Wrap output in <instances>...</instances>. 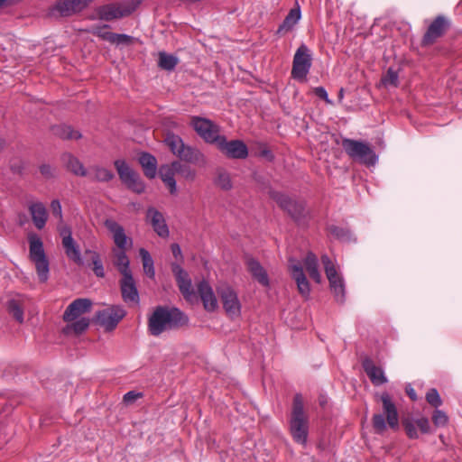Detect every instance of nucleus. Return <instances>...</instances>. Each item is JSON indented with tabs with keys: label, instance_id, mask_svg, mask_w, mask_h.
Returning a JSON list of instances; mask_svg holds the SVG:
<instances>
[{
	"label": "nucleus",
	"instance_id": "f257e3e1",
	"mask_svg": "<svg viewBox=\"0 0 462 462\" xmlns=\"http://www.w3.org/2000/svg\"><path fill=\"white\" fill-rule=\"evenodd\" d=\"M187 319L178 309L157 308L149 318V331L152 336H159L162 333L182 326Z\"/></svg>",
	"mask_w": 462,
	"mask_h": 462
},
{
	"label": "nucleus",
	"instance_id": "f03ea898",
	"mask_svg": "<svg viewBox=\"0 0 462 462\" xmlns=\"http://www.w3.org/2000/svg\"><path fill=\"white\" fill-rule=\"evenodd\" d=\"M290 432L295 442L306 446L309 435V417L304 411L303 399L300 394H296L293 399Z\"/></svg>",
	"mask_w": 462,
	"mask_h": 462
},
{
	"label": "nucleus",
	"instance_id": "7ed1b4c3",
	"mask_svg": "<svg viewBox=\"0 0 462 462\" xmlns=\"http://www.w3.org/2000/svg\"><path fill=\"white\" fill-rule=\"evenodd\" d=\"M29 259L34 264L40 282H45L49 277V261L43 243L35 233L28 234Z\"/></svg>",
	"mask_w": 462,
	"mask_h": 462
},
{
	"label": "nucleus",
	"instance_id": "20e7f679",
	"mask_svg": "<svg viewBox=\"0 0 462 462\" xmlns=\"http://www.w3.org/2000/svg\"><path fill=\"white\" fill-rule=\"evenodd\" d=\"M165 143L173 154L178 156L180 159L195 164H206V158L203 153L198 149L186 146L179 136L168 134L165 139Z\"/></svg>",
	"mask_w": 462,
	"mask_h": 462
},
{
	"label": "nucleus",
	"instance_id": "39448f33",
	"mask_svg": "<svg viewBox=\"0 0 462 462\" xmlns=\"http://www.w3.org/2000/svg\"><path fill=\"white\" fill-rule=\"evenodd\" d=\"M139 1L129 0L111 3L97 8V14L103 21H113L130 15L137 8Z\"/></svg>",
	"mask_w": 462,
	"mask_h": 462
},
{
	"label": "nucleus",
	"instance_id": "423d86ee",
	"mask_svg": "<svg viewBox=\"0 0 462 462\" xmlns=\"http://www.w3.org/2000/svg\"><path fill=\"white\" fill-rule=\"evenodd\" d=\"M343 148L346 152L353 159L366 165H374L377 162V156L370 146L363 142L351 139L343 141Z\"/></svg>",
	"mask_w": 462,
	"mask_h": 462
},
{
	"label": "nucleus",
	"instance_id": "0eeeda50",
	"mask_svg": "<svg viewBox=\"0 0 462 462\" xmlns=\"http://www.w3.org/2000/svg\"><path fill=\"white\" fill-rule=\"evenodd\" d=\"M223 309L230 319H237L241 316L242 304L237 292L229 285L223 284L217 288Z\"/></svg>",
	"mask_w": 462,
	"mask_h": 462
},
{
	"label": "nucleus",
	"instance_id": "6e6552de",
	"mask_svg": "<svg viewBox=\"0 0 462 462\" xmlns=\"http://www.w3.org/2000/svg\"><path fill=\"white\" fill-rule=\"evenodd\" d=\"M327 278L329 282L331 291L337 301L342 302L345 299V282L343 277L338 273L335 263L328 255L321 257Z\"/></svg>",
	"mask_w": 462,
	"mask_h": 462
},
{
	"label": "nucleus",
	"instance_id": "1a4fd4ad",
	"mask_svg": "<svg viewBox=\"0 0 462 462\" xmlns=\"http://www.w3.org/2000/svg\"><path fill=\"white\" fill-rule=\"evenodd\" d=\"M115 167L117 171L120 180L125 185H126L128 189L136 193H142L144 191V183L140 179L138 173L131 169L125 161H116Z\"/></svg>",
	"mask_w": 462,
	"mask_h": 462
},
{
	"label": "nucleus",
	"instance_id": "9d476101",
	"mask_svg": "<svg viewBox=\"0 0 462 462\" xmlns=\"http://www.w3.org/2000/svg\"><path fill=\"white\" fill-rule=\"evenodd\" d=\"M190 125L197 132V134L208 143H217L222 136L219 126L212 121L203 117H192Z\"/></svg>",
	"mask_w": 462,
	"mask_h": 462
},
{
	"label": "nucleus",
	"instance_id": "9b49d317",
	"mask_svg": "<svg viewBox=\"0 0 462 462\" xmlns=\"http://www.w3.org/2000/svg\"><path fill=\"white\" fill-rule=\"evenodd\" d=\"M310 67V51L305 44H301L294 54L291 75L295 79L304 80Z\"/></svg>",
	"mask_w": 462,
	"mask_h": 462
},
{
	"label": "nucleus",
	"instance_id": "f8f14e48",
	"mask_svg": "<svg viewBox=\"0 0 462 462\" xmlns=\"http://www.w3.org/2000/svg\"><path fill=\"white\" fill-rule=\"evenodd\" d=\"M217 149L226 157L231 159H245L248 156V149L245 143L240 140L227 141L221 136L216 143Z\"/></svg>",
	"mask_w": 462,
	"mask_h": 462
},
{
	"label": "nucleus",
	"instance_id": "ddd939ff",
	"mask_svg": "<svg viewBox=\"0 0 462 462\" xmlns=\"http://www.w3.org/2000/svg\"><path fill=\"white\" fill-rule=\"evenodd\" d=\"M125 316V311L120 306H110L97 313V321L106 330H113L118 322Z\"/></svg>",
	"mask_w": 462,
	"mask_h": 462
},
{
	"label": "nucleus",
	"instance_id": "4468645a",
	"mask_svg": "<svg viewBox=\"0 0 462 462\" xmlns=\"http://www.w3.org/2000/svg\"><path fill=\"white\" fill-rule=\"evenodd\" d=\"M60 236L61 237V244L67 257L78 264H82L80 247L72 237L70 228L68 226L60 228Z\"/></svg>",
	"mask_w": 462,
	"mask_h": 462
},
{
	"label": "nucleus",
	"instance_id": "2eb2a0df",
	"mask_svg": "<svg viewBox=\"0 0 462 462\" xmlns=\"http://www.w3.org/2000/svg\"><path fill=\"white\" fill-rule=\"evenodd\" d=\"M106 228L110 232L116 248L127 249L132 245V239L129 238L124 227L114 219L108 218L104 223Z\"/></svg>",
	"mask_w": 462,
	"mask_h": 462
},
{
	"label": "nucleus",
	"instance_id": "dca6fc26",
	"mask_svg": "<svg viewBox=\"0 0 462 462\" xmlns=\"http://www.w3.org/2000/svg\"><path fill=\"white\" fill-rule=\"evenodd\" d=\"M92 302L88 299H77L72 301L64 312L63 319L66 322L74 321L79 319L81 315L89 312Z\"/></svg>",
	"mask_w": 462,
	"mask_h": 462
},
{
	"label": "nucleus",
	"instance_id": "f3484780",
	"mask_svg": "<svg viewBox=\"0 0 462 462\" xmlns=\"http://www.w3.org/2000/svg\"><path fill=\"white\" fill-rule=\"evenodd\" d=\"M289 270L294 281L297 283L298 291L301 296L308 298L310 293V283L303 273L302 267L299 263L291 259L289 263Z\"/></svg>",
	"mask_w": 462,
	"mask_h": 462
},
{
	"label": "nucleus",
	"instance_id": "a211bd4d",
	"mask_svg": "<svg viewBox=\"0 0 462 462\" xmlns=\"http://www.w3.org/2000/svg\"><path fill=\"white\" fill-rule=\"evenodd\" d=\"M121 291L125 302L129 305H138L139 294L132 273L123 275V279L121 281Z\"/></svg>",
	"mask_w": 462,
	"mask_h": 462
},
{
	"label": "nucleus",
	"instance_id": "6ab92c4d",
	"mask_svg": "<svg viewBox=\"0 0 462 462\" xmlns=\"http://www.w3.org/2000/svg\"><path fill=\"white\" fill-rule=\"evenodd\" d=\"M198 291L206 310L214 311L218 308L217 299L207 282L203 281L198 285Z\"/></svg>",
	"mask_w": 462,
	"mask_h": 462
},
{
	"label": "nucleus",
	"instance_id": "aec40b11",
	"mask_svg": "<svg viewBox=\"0 0 462 462\" xmlns=\"http://www.w3.org/2000/svg\"><path fill=\"white\" fill-rule=\"evenodd\" d=\"M147 218L150 220L153 230L159 236L167 237L169 236V229L165 223L164 217L156 208H148Z\"/></svg>",
	"mask_w": 462,
	"mask_h": 462
},
{
	"label": "nucleus",
	"instance_id": "412c9836",
	"mask_svg": "<svg viewBox=\"0 0 462 462\" xmlns=\"http://www.w3.org/2000/svg\"><path fill=\"white\" fill-rule=\"evenodd\" d=\"M29 300L23 296H16L7 301V311L19 323L23 322V310L28 306Z\"/></svg>",
	"mask_w": 462,
	"mask_h": 462
},
{
	"label": "nucleus",
	"instance_id": "4be33fe9",
	"mask_svg": "<svg viewBox=\"0 0 462 462\" xmlns=\"http://www.w3.org/2000/svg\"><path fill=\"white\" fill-rule=\"evenodd\" d=\"M172 272L176 276V280L181 293L185 298L190 299V297L193 295V289L188 273L178 264L172 265Z\"/></svg>",
	"mask_w": 462,
	"mask_h": 462
},
{
	"label": "nucleus",
	"instance_id": "5701e85b",
	"mask_svg": "<svg viewBox=\"0 0 462 462\" xmlns=\"http://www.w3.org/2000/svg\"><path fill=\"white\" fill-rule=\"evenodd\" d=\"M159 174L162 180L169 188L170 192L174 194L177 191L175 175L178 174L176 169V162L170 164H163L160 167Z\"/></svg>",
	"mask_w": 462,
	"mask_h": 462
},
{
	"label": "nucleus",
	"instance_id": "b1692460",
	"mask_svg": "<svg viewBox=\"0 0 462 462\" xmlns=\"http://www.w3.org/2000/svg\"><path fill=\"white\" fill-rule=\"evenodd\" d=\"M363 367L374 385H381L387 382V378L384 375L383 369L376 366L371 359H365L363 361Z\"/></svg>",
	"mask_w": 462,
	"mask_h": 462
},
{
	"label": "nucleus",
	"instance_id": "393cba45",
	"mask_svg": "<svg viewBox=\"0 0 462 462\" xmlns=\"http://www.w3.org/2000/svg\"><path fill=\"white\" fill-rule=\"evenodd\" d=\"M381 401L383 402V411L386 415L388 425L393 429L398 428V412L394 403L391 400L390 395L386 393H383L381 395Z\"/></svg>",
	"mask_w": 462,
	"mask_h": 462
},
{
	"label": "nucleus",
	"instance_id": "a878e982",
	"mask_svg": "<svg viewBox=\"0 0 462 462\" xmlns=\"http://www.w3.org/2000/svg\"><path fill=\"white\" fill-rule=\"evenodd\" d=\"M301 18V12L299 5L290 10L282 24L277 30L278 34H287L291 32Z\"/></svg>",
	"mask_w": 462,
	"mask_h": 462
},
{
	"label": "nucleus",
	"instance_id": "bb28decb",
	"mask_svg": "<svg viewBox=\"0 0 462 462\" xmlns=\"http://www.w3.org/2000/svg\"><path fill=\"white\" fill-rule=\"evenodd\" d=\"M61 159L66 168L73 174L80 177L88 176V170L84 167L83 163L72 154L65 153L62 155Z\"/></svg>",
	"mask_w": 462,
	"mask_h": 462
},
{
	"label": "nucleus",
	"instance_id": "cd10ccee",
	"mask_svg": "<svg viewBox=\"0 0 462 462\" xmlns=\"http://www.w3.org/2000/svg\"><path fill=\"white\" fill-rule=\"evenodd\" d=\"M29 210L34 226L38 229L43 228L48 217L44 205L40 202L33 203L29 207Z\"/></svg>",
	"mask_w": 462,
	"mask_h": 462
},
{
	"label": "nucleus",
	"instance_id": "c85d7f7f",
	"mask_svg": "<svg viewBox=\"0 0 462 462\" xmlns=\"http://www.w3.org/2000/svg\"><path fill=\"white\" fill-rule=\"evenodd\" d=\"M92 0H62L60 3V14L69 15L84 9Z\"/></svg>",
	"mask_w": 462,
	"mask_h": 462
},
{
	"label": "nucleus",
	"instance_id": "c756f323",
	"mask_svg": "<svg viewBox=\"0 0 462 462\" xmlns=\"http://www.w3.org/2000/svg\"><path fill=\"white\" fill-rule=\"evenodd\" d=\"M445 27V20L442 17H438L429 27L427 32L423 37L425 44L432 43L438 37H439Z\"/></svg>",
	"mask_w": 462,
	"mask_h": 462
},
{
	"label": "nucleus",
	"instance_id": "7c9ffc66",
	"mask_svg": "<svg viewBox=\"0 0 462 462\" xmlns=\"http://www.w3.org/2000/svg\"><path fill=\"white\" fill-rule=\"evenodd\" d=\"M141 164L146 177L153 179L157 172V160L150 153L143 152L139 157Z\"/></svg>",
	"mask_w": 462,
	"mask_h": 462
},
{
	"label": "nucleus",
	"instance_id": "2f4dec72",
	"mask_svg": "<svg viewBox=\"0 0 462 462\" xmlns=\"http://www.w3.org/2000/svg\"><path fill=\"white\" fill-rule=\"evenodd\" d=\"M126 249H118L116 248L113 250L114 254V263L122 273V275H126L131 273V270L129 268V260L125 254Z\"/></svg>",
	"mask_w": 462,
	"mask_h": 462
},
{
	"label": "nucleus",
	"instance_id": "473e14b6",
	"mask_svg": "<svg viewBox=\"0 0 462 462\" xmlns=\"http://www.w3.org/2000/svg\"><path fill=\"white\" fill-rule=\"evenodd\" d=\"M248 270L251 274L262 285L268 286L269 279L265 270L263 266L255 260L250 259L247 262Z\"/></svg>",
	"mask_w": 462,
	"mask_h": 462
},
{
	"label": "nucleus",
	"instance_id": "72a5a7b5",
	"mask_svg": "<svg viewBox=\"0 0 462 462\" xmlns=\"http://www.w3.org/2000/svg\"><path fill=\"white\" fill-rule=\"evenodd\" d=\"M87 177L92 180L104 182L110 180L114 177V174L111 171L103 166L93 165L88 170Z\"/></svg>",
	"mask_w": 462,
	"mask_h": 462
},
{
	"label": "nucleus",
	"instance_id": "f704fd0d",
	"mask_svg": "<svg viewBox=\"0 0 462 462\" xmlns=\"http://www.w3.org/2000/svg\"><path fill=\"white\" fill-rule=\"evenodd\" d=\"M304 265L311 279L316 282H321V274L318 268V258L312 253H309L304 259Z\"/></svg>",
	"mask_w": 462,
	"mask_h": 462
},
{
	"label": "nucleus",
	"instance_id": "c9c22d12",
	"mask_svg": "<svg viewBox=\"0 0 462 462\" xmlns=\"http://www.w3.org/2000/svg\"><path fill=\"white\" fill-rule=\"evenodd\" d=\"M273 199L285 210H287L291 215H295L296 212H293L292 209L289 206H293L299 208L300 210L303 209V203L292 200L287 195L275 192L273 195Z\"/></svg>",
	"mask_w": 462,
	"mask_h": 462
},
{
	"label": "nucleus",
	"instance_id": "e433bc0d",
	"mask_svg": "<svg viewBox=\"0 0 462 462\" xmlns=\"http://www.w3.org/2000/svg\"><path fill=\"white\" fill-rule=\"evenodd\" d=\"M68 323L69 324L63 328V333L66 335H79L88 328L89 320L87 318H79Z\"/></svg>",
	"mask_w": 462,
	"mask_h": 462
},
{
	"label": "nucleus",
	"instance_id": "4c0bfd02",
	"mask_svg": "<svg viewBox=\"0 0 462 462\" xmlns=\"http://www.w3.org/2000/svg\"><path fill=\"white\" fill-rule=\"evenodd\" d=\"M139 254L142 258L144 273L150 278H154L155 271L151 254L144 248H141Z\"/></svg>",
	"mask_w": 462,
	"mask_h": 462
},
{
	"label": "nucleus",
	"instance_id": "58836bf2",
	"mask_svg": "<svg viewBox=\"0 0 462 462\" xmlns=\"http://www.w3.org/2000/svg\"><path fill=\"white\" fill-rule=\"evenodd\" d=\"M178 63V58L166 52H159L158 64L160 68L166 70L173 69Z\"/></svg>",
	"mask_w": 462,
	"mask_h": 462
},
{
	"label": "nucleus",
	"instance_id": "ea45409f",
	"mask_svg": "<svg viewBox=\"0 0 462 462\" xmlns=\"http://www.w3.org/2000/svg\"><path fill=\"white\" fill-rule=\"evenodd\" d=\"M215 184L224 189L228 190L232 188L230 174L223 170H218L215 178Z\"/></svg>",
	"mask_w": 462,
	"mask_h": 462
},
{
	"label": "nucleus",
	"instance_id": "a19ab883",
	"mask_svg": "<svg viewBox=\"0 0 462 462\" xmlns=\"http://www.w3.org/2000/svg\"><path fill=\"white\" fill-rule=\"evenodd\" d=\"M86 254H90L91 261L93 263V272L97 277H104L105 271L100 255L97 252L92 250H87Z\"/></svg>",
	"mask_w": 462,
	"mask_h": 462
},
{
	"label": "nucleus",
	"instance_id": "79ce46f5",
	"mask_svg": "<svg viewBox=\"0 0 462 462\" xmlns=\"http://www.w3.org/2000/svg\"><path fill=\"white\" fill-rule=\"evenodd\" d=\"M81 134L68 125L60 126V138L64 140H79L81 138Z\"/></svg>",
	"mask_w": 462,
	"mask_h": 462
},
{
	"label": "nucleus",
	"instance_id": "37998d69",
	"mask_svg": "<svg viewBox=\"0 0 462 462\" xmlns=\"http://www.w3.org/2000/svg\"><path fill=\"white\" fill-rule=\"evenodd\" d=\"M176 169L178 174L186 180H193L196 177V171L187 164L176 162Z\"/></svg>",
	"mask_w": 462,
	"mask_h": 462
},
{
	"label": "nucleus",
	"instance_id": "c03bdc74",
	"mask_svg": "<svg viewBox=\"0 0 462 462\" xmlns=\"http://www.w3.org/2000/svg\"><path fill=\"white\" fill-rule=\"evenodd\" d=\"M134 38L127 34L113 33L110 43L116 45H129L133 43Z\"/></svg>",
	"mask_w": 462,
	"mask_h": 462
},
{
	"label": "nucleus",
	"instance_id": "a18cd8bd",
	"mask_svg": "<svg viewBox=\"0 0 462 462\" xmlns=\"http://www.w3.org/2000/svg\"><path fill=\"white\" fill-rule=\"evenodd\" d=\"M106 28H107V25H104L101 27H95L92 30V33L97 35V37L101 38L104 41L111 42L112 36H113L114 32L107 31Z\"/></svg>",
	"mask_w": 462,
	"mask_h": 462
},
{
	"label": "nucleus",
	"instance_id": "49530a36",
	"mask_svg": "<svg viewBox=\"0 0 462 462\" xmlns=\"http://www.w3.org/2000/svg\"><path fill=\"white\" fill-rule=\"evenodd\" d=\"M329 232L332 236L340 240L346 241L350 239V233L346 229L336 226H329Z\"/></svg>",
	"mask_w": 462,
	"mask_h": 462
},
{
	"label": "nucleus",
	"instance_id": "de8ad7c7",
	"mask_svg": "<svg viewBox=\"0 0 462 462\" xmlns=\"http://www.w3.org/2000/svg\"><path fill=\"white\" fill-rule=\"evenodd\" d=\"M427 402L433 407H439L442 404L441 398L438 393V391L434 388L429 390L426 394Z\"/></svg>",
	"mask_w": 462,
	"mask_h": 462
},
{
	"label": "nucleus",
	"instance_id": "09e8293b",
	"mask_svg": "<svg viewBox=\"0 0 462 462\" xmlns=\"http://www.w3.org/2000/svg\"><path fill=\"white\" fill-rule=\"evenodd\" d=\"M403 426L405 429V431L409 438L411 439H417L418 438V432H417V425L415 423L414 420L406 419L403 420Z\"/></svg>",
	"mask_w": 462,
	"mask_h": 462
},
{
	"label": "nucleus",
	"instance_id": "8fccbe9b",
	"mask_svg": "<svg viewBox=\"0 0 462 462\" xmlns=\"http://www.w3.org/2000/svg\"><path fill=\"white\" fill-rule=\"evenodd\" d=\"M383 84L385 86L396 87L398 84V74L393 69H389L383 79Z\"/></svg>",
	"mask_w": 462,
	"mask_h": 462
},
{
	"label": "nucleus",
	"instance_id": "3c124183",
	"mask_svg": "<svg viewBox=\"0 0 462 462\" xmlns=\"http://www.w3.org/2000/svg\"><path fill=\"white\" fill-rule=\"evenodd\" d=\"M432 420L437 427H443L448 422V416L442 411H435Z\"/></svg>",
	"mask_w": 462,
	"mask_h": 462
},
{
	"label": "nucleus",
	"instance_id": "603ef678",
	"mask_svg": "<svg viewBox=\"0 0 462 462\" xmlns=\"http://www.w3.org/2000/svg\"><path fill=\"white\" fill-rule=\"evenodd\" d=\"M373 425L377 432H383L386 429L383 416L382 414H375L373 418Z\"/></svg>",
	"mask_w": 462,
	"mask_h": 462
},
{
	"label": "nucleus",
	"instance_id": "864d4df0",
	"mask_svg": "<svg viewBox=\"0 0 462 462\" xmlns=\"http://www.w3.org/2000/svg\"><path fill=\"white\" fill-rule=\"evenodd\" d=\"M415 423L417 425V428H419L422 433L430 432V426L428 419L420 418L418 420H415Z\"/></svg>",
	"mask_w": 462,
	"mask_h": 462
},
{
	"label": "nucleus",
	"instance_id": "5fc2aeb1",
	"mask_svg": "<svg viewBox=\"0 0 462 462\" xmlns=\"http://www.w3.org/2000/svg\"><path fill=\"white\" fill-rule=\"evenodd\" d=\"M316 96L325 100L328 104H331V100L328 98V93L323 87H318L313 89Z\"/></svg>",
	"mask_w": 462,
	"mask_h": 462
},
{
	"label": "nucleus",
	"instance_id": "6e6d98bb",
	"mask_svg": "<svg viewBox=\"0 0 462 462\" xmlns=\"http://www.w3.org/2000/svg\"><path fill=\"white\" fill-rule=\"evenodd\" d=\"M11 170L14 173L22 175L24 170V162L22 161L14 162V165L11 167Z\"/></svg>",
	"mask_w": 462,
	"mask_h": 462
},
{
	"label": "nucleus",
	"instance_id": "4d7b16f0",
	"mask_svg": "<svg viewBox=\"0 0 462 462\" xmlns=\"http://www.w3.org/2000/svg\"><path fill=\"white\" fill-rule=\"evenodd\" d=\"M141 396L140 393H136L135 392H128L124 395V402L125 403H133L137 398Z\"/></svg>",
	"mask_w": 462,
	"mask_h": 462
},
{
	"label": "nucleus",
	"instance_id": "13d9d810",
	"mask_svg": "<svg viewBox=\"0 0 462 462\" xmlns=\"http://www.w3.org/2000/svg\"><path fill=\"white\" fill-rule=\"evenodd\" d=\"M40 171L42 173V175H43L44 177L46 178H49L51 176V169L49 165L47 164H42L41 167H40Z\"/></svg>",
	"mask_w": 462,
	"mask_h": 462
},
{
	"label": "nucleus",
	"instance_id": "bf43d9fd",
	"mask_svg": "<svg viewBox=\"0 0 462 462\" xmlns=\"http://www.w3.org/2000/svg\"><path fill=\"white\" fill-rule=\"evenodd\" d=\"M293 212H296L295 215H291V217L295 219H299L301 216H303V213H304V210H305V208L303 207V209L300 210L299 208L297 207H293V206H289Z\"/></svg>",
	"mask_w": 462,
	"mask_h": 462
},
{
	"label": "nucleus",
	"instance_id": "052dcab7",
	"mask_svg": "<svg viewBox=\"0 0 462 462\" xmlns=\"http://www.w3.org/2000/svg\"><path fill=\"white\" fill-rule=\"evenodd\" d=\"M293 212H296L295 215H291V217L295 219H299L301 216H303V213H304V210H305V208L303 207V209L300 210L299 208L297 207H293V206H289Z\"/></svg>",
	"mask_w": 462,
	"mask_h": 462
},
{
	"label": "nucleus",
	"instance_id": "680f3d73",
	"mask_svg": "<svg viewBox=\"0 0 462 462\" xmlns=\"http://www.w3.org/2000/svg\"><path fill=\"white\" fill-rule=\"evenodd\" d=\"M171 251L175 257H178L179 255H180V253H181L180 247L177 244H173L171 245Z\"/></svg>",
	"mask_w": 462,
	"mask_h": 462
},
{
	"label": "nucleus",
	"instance_id": "e2e57ef3",
	"mask_svg": "<svg viewBox=\"0 0 462 462\" xmlns=\"http://www.w3.org/2000/svg\"><path fill=\"white\" fill-rule=\"evenodd\" d=\"M406 393H407V394L410 396V398L411 400L415 401L417 399L416 393H415L413 388L407 387L406 388Z\"/></svg>",
	"mask_w": 462,
	"mask_h": 462
},
{
	"label": "nucleus",
	"instance_id": "0e129e2a",
	"mask_svg": "<svg viewBox=\"0 0 462 462\" xmlns=\"http://www.w3.org/2000/svg\"><path fill=\"white\" fill-rule=\"evenodd\" d=\"M14 0H0V9L13 3Z\"/></svg>",
	"mask_w": 462,
	"mask_h": 462
},
{
	"label": "nucleus",
	"instance_id": "69168bd1",
	"mask_svg": "<svg viewBox=\"0 0 462 462\" xmlns=\"http://www.w3.org/2000/svg\"><path fill=\"white\" fill-rule=\"evenodd\" d=\"M56 206H58V200H53L51 202V207H52L53 212L56 211Z\"/></svg>",
	"mask_w": 462,
	"mask_h": 462
},
{
	"label": "nucleus",
	"instance_id": "338daca9",
	"mask_svg": "<svg viewBox=\"0 0 462 462\" xmlns=\"http://www.w3.org/2000/svg\"><path fill=\"white\" fill-rule=\"evenodd\" d=\"M5 140L0 138V151L5 147Z\"/></svg>",
	"mask_w": 462,
	"mask_h": 462
},
{
	"label": "nucleus",
	"instance_id": "774afa93",
	"mask_svg": "<svg viewBox=\"0 0 462 462\" xmlns=\"http://www.w3.org/2000/svg\"><path fill=\"white\" fill-rule=\"evenodd\" d=\"M339 97L342 98L343 97V89H340V92H339Z\"/></svg>",
	"mask_w": 462,
	"mask_h": 462
}]
</instances>
